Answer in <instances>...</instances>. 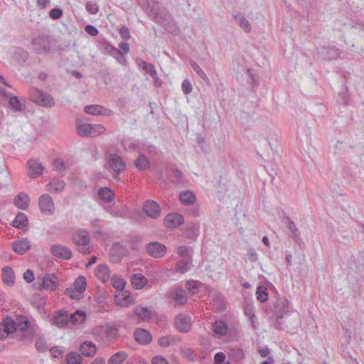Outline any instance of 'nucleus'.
Returning <instances> with one entry per match:
<instances>
[{
    "label": "nucleus",
    "mask_w": 364,
    "mask_h": 364,
    "mask_svg": "<svg viewBox=\"0 0 364 364\" xmlns=\"http://www.w3.org/2000/svg\"><path fill=\"white\" fill-rule=\"evenodd\" d=\"M12 332L19 331L22 333L28 331V333H23L21 336V341L25 343L31 341L33 334L36 331L35 326L31 324L28 318L25 316H18L15 319L12 318Z\"/></svg>",
    "instance_id": "f257e3e1"
},
{
    "label": "nucleus",
    "mask_w": 364,
    "mask_h": 364,
    "mask_svg": "<svg viewBox=\"0 0 364 364\" xmlns=\"http://www.w3.org/2000/svg\"><path fill=\"white\" fill-rule=\"evenodd\" d=\"M77 134L81 137H95L103 134L106 129L101 124H89L77 122Z\"/></svg>",
    "instance_id": "f03ea898"
},
{
    "label": "nucleus",
    "mask_w": 364,
    "mask_h": 364,
    "mask_svg": "<svg viewBox=\"0 0 364 364\" xmlns=\"http://www.w3.org/2000/svg\"><path fill=\"white\" fill-rule=\"evenodd\" d=\"M29 97L33 102L41 107H53L55 105L54 99L50 94L36 87L29 90Z\"/></svg>",
    "instance_id": "7ed1b4c3"
},
{
    "label": "nucleus",
    "mask_w": 364,
    "mask_h": 364,
    "mask_svg": "<svg viewBox=\"0 0 364 364\" xmlns=\"http://www.w3.org/2000/svg\"><path fill=\"white\" fill-rule=\"evenodd\" d=\"M73 240L78 247V250L84 254L90 252V234L85 230H80L73 233Z\"/></svg>",
    "instance_id": "20e7f679"
},
{
    "label": "nucleus",
    "mask_w": 364,
    "mask_h": 364,
    "mask_svg": "<svg viewBox=\"0 0 364 364\" xmlns=\"http://www.w3.org/2000/svg\"><path fill=\"white\" fill-rule=\"evenodd\" d=\"M32 46L38 53H46L50 50L51 38L48 36L39 35L32 39Z\"/></svg>",
    "instance_id": "39448f33"
},
{
    "label": "nucleus",
    "mask_w": 364,
    "mask_h": 364,
    "mask_svg": "<svg viewBox=\"0 0 364 364\" xmlns=\"http://www.w3.org/2000/svg\"><path fill=\"white\" fill-rule=\"evenodd\" d=\"M143 212L151 219H157L161 213V206L158 203L152 200H147L144 203Z\"/></svg>",
    "instance_id": "423d86ee"
},
{
    "label": "nucleus",
    "mask_w": 364,
    "mask_h": 364,
    "mask_svg": "<svg viewBox=\"0 0 364 364\" xmlns=\"http://www.w3.org/2000/svg\"><path fill=\"white\" fill-rule=\"evenodd\" d=\"M38 205L41 213L47 215H51L55 212V204L52 198L48 194L40 196Z\"/></svg>",
    "instance_id": "0eeeda50"
},
{
    "label": "nucleus",
    "mask_w": 364,
    "mask_h": 364,
    "mask_svg": "<svg viewBox=\"0 0 364 364\" xmlns=\"http://www.w3.org/2000/svg\"><path fill=\"white\" fill-rule=\"evenodd\" d=\"M50 251L53 257L62 260L70 259L73 256L71 250L67 246L62 245H52Z\"/></svg>",
    "instance_id": "6e6552de"
},
{
    "label": "nucleus",
    "mask_w": 364,
    "mask_h": 364,
    "mask_svg": "<svg viewBox=\"0 0 364 364\" xmlns=\"http://www.w3.org/2000/svg\"><path fill=\"white\" fill-rule=\"evenodd\" d=\"M107 161L109 168L116 174H119L125 169V162L120 156L116 154H110L108 156Z\"/></svg>",
    "instance_id": "1a4fd4ad"
},
{
    "label": "nucleus",
    "mask_w": 364,
    "mask_h": 364,
    "mask_svg": "<svg viewBox=\"0 0 364 364\" xmlns=\"http://www.w3.org/2000/svg\"><path fill=\"white\" fill-rule=\"evenodd\" d=\"M318 56L325 60L337 59L340 55L339 50L335 46H322L317 49Z\"/></svg>",
    "instance_id": "9d476101"
},
{
    "label": "nucleus",
    "mask_w": 364,
    "mask_h": 364,
    "mask_svg": "<svg viewBox=\"0 0 364 364\" xmlns=\"http://www.w3.org/2000/svg\"><path fill=\"white\" fill-rule=\"evenodd\" d=\"M27 169L28 176L35 178L42 174L44 167L38 159H31L27 162Z\"/></svg>",
    "instance_id": "9b49d317"
},
{
    "label": "nucleus",
    "mask_w": 364,
    "mask_h": 364,
    "mask_svg": "<svg viewBox=\"0 0 364 364\" xmlns=\"http://www.w3.org/2000/svg\"><path fill=\"white\" fill-rule=\"evenodd\" d=\"M184 218L182 215L177 213H168L164 220V225L168 229H174L182 225Z\"/></svg>",
    "instance_id": "f8f14e48"
},
{
    "label": "nucleus",
    "mask_w": 364,
    "mask_h": 364,
    "mask_svg": "<svg viewBox=\"0 0 364 364\" xmlns=\"http://www.w3.org/2000/svg\"><path fill=\"white\" fill-rule=\"evenodd\" d=\"M175 326L181 332H188L191 328V317L186 314H179L175 318Z\"/></svg>",
    "instance_id": "ddd939ff"
},
{
    "label": "nucleus",
    "mask_w": 364,
    "mask_h": 364,
    "mask_svg": "<svg viewBox=\"0 0 364 364\" xmlns=\"http://www.w3.org/2000/svg\"><path fill=\"white\" fill-rule=\"evenodd\" d=\"M147 252L155 258H161L166 252V247L158 242H150L146 245Z\"/></svg>",
    "instance_id": "4468645a"
},
{
    "label": "nucleus",
    "mask_w": 364,
    "mask_h": 364,
    "mask_svg": "<svg viewBox=\"0 0 364 364\" xmlns=\"http://www.w3.org/2000/svg\"><path fill=\"white\" fill-rule=\"evenodd\" d=\"M283 223L288 228L291 238L299 246H301V239L300 237V232L296 226L294 222L291 220L289 217H285L283 220Z\"/></svg>",
    "instance_id": "2eb2a0df"
},
{
    "label": "nucleus",
    "mask_w": 364,
    "mask_h": 364,
    "mask_svg": "<svg viewBox=\"0 0 364 364\" xmlns=\"http://www.w3.org/2000/svg\"><path fill=\"white\" fill-rule=\"evenodd\" d=\"M84 111L85 113L94 116H111L113 113L111 109L105 108L99 105H87L85 107Z\"/></svg>",
    "instance_id": "dca6fc26"
},
{
    "label": "nucleus",
    "mask_w": 364,
    "mask_h": 364,
    "mask_svg": "<svg viewBox=\"0 0 364 364\" xmlns=\"http://www.w3.org/2000/svg\"><path fill=\"white\" fill-rule=\"evenodd\" d=\"M58 286V278L53 274H46L43 276L41 289L54 291Z\"/></svg>",
    "instance_id": "f3484780"
},
{
    "label": "nucleus",
    "mask_w": 364,
    "mask_h": 364,
    "mask_svg": "<svg viewBox=\"0 0 364 364\" xmlns=\"http://www.w3.org/2000/svg\"><path fill=\"white\" fill-rule=\"evenodd\" d=\"M134 337L135 341L141 345H147L152 341L151 333L148 331L140 328L134 330Z\"/></svg>",
    "instance_id": "a211bd4d"
},
{
    "label": "nucleus",
    "mask_w": 364,
    "mask_h": 364,
    "mask_svg": "<svg viewBox=\"0 0 364 364\" xmlns=\"http://www.w3.org/2000/svg\"><path fill=\"white\" fill-rule=\"evenodd\" d=\"M31 248V242L26 238H22L21 240H16L13 242L12 249L13 250L21 255L26 253Z\"/></svg>",
    "instance_id": "6ab92c4d"
},
{
    "label": "nucleus",
    "mask_w": 364,
    "mask_h": 364,
    "mask_svg": "<svg viewBox=\"0 0 364 364\" xmlns=\"http://www.w3.org/2000/svg\"><path fill=\"white\" fill-rule=\"evenodd\" d=\"M168 294L178 305H182L187 302L186 294L182 288L171 289L168 292Z\"/></svg>",
    "instance_id": "aec40b11"
},
{
    "label": "nucleus",
    "mask_w": 364,
    "mask_h": 364,
    "mask_svg": "<svg viewBox=\"0 0 364 364\" xmlns=\"http://www.w3.org/2000/svg\"><path fill=\"white\" fill-rule=\"evenodd\" d=\"M30 203V197L28 194L21 192L16 195L14 198V204L16 208L21 210L28 208Z\"/></svg>",
    "instance_id": "412c9836"
},
{
    "label": "nucleus",
    "mask_w": 364,
    "mask_h": 364,
    "mask_svg": "<svg viewBox=\"0 0 364 364\" xmlns=\"http://www.w3.org/2000/svg\"><path fill=\"white\" fill-rule=\"evenodd\" d=\"M232 16L241 29H242L245 33H250L251 31V24L242 14L235 11L232 14Z\"/></svg>",
    "instance_id": "4be33fe9"
},
{
    "label": "nucleus",
    "mask_w": 364,
    "mask_h": 364,
    "mask_svg": "<svg viewBox=\"0 0 364 364\" xmlns=\"http://www.w3.org/2000/svg\"><path fill=\"white\" fill-rule=\"evenodd\" d=\"M153 4L154 5L151 8V12L154 15V21L159 24L166 26V23H168L170 19V15L166 12L159 13L156 11V8L158 4L156 3V5L154 2Z\"/></svg>",
    "instance_id": "5701e85b"
},
{
    "label": "nucleus",
    "mask_w": 364,
    "mask_h": 364,
    "mask_svg": "<svg viewBox=\"0 0 364 364\" xmlns=\"http://www.w3.org/2000/svg\"><path fill=\"white\" fill-rule=\"evenodd\" d=\"M12 318L7 316L3 322H0V339L6 338L12 332Z\"/></svg>",
    "instance_id": "b1692460"
},
{
    "label": "nucleus",
    "mask_w": 364,
    "mask_h": 364,
    "mask_svg": "<svg viewBox=\"0 0 364 364\" xmlns=\"http://www.w3.org/2000/svg\"><path fill=\"white\" fill-rule=\"evenodd\" d=\"M53 324L58 328L69 326V316L66 313L58 311L53 318Z\"/></svg>",
    "instance_id": "393cba45"
},
{
    "label": "nucleus",
    "mask_w": 364,
    "mask_h": 364,
    "mask_svg": "<svg viewBox=\"0 0 364 364\" xmlns=\"http://www.w3.org/2000/svg\"><path fill=\"white\" fill-rule=\"evenodd\" d=\"M82 355L87 357H92L95 355L97 348L95 345L91 341H85L82 343L79 348Z\"/></svg>",
    "instance_id": "a878e982"
},
{
    "label": "nucleus",
    "mask_w": 364,
    "mask_h": 364,
    "mask_svg": "<svg viewBox=\"0 0 364 364\" xmlns=\"http://www.w3.org/2000/svg\"><path fill=\"white\" fill-rule=\"evenodd\" d=\"M85 312L81 310H77L69 316V326L82 324L85 321Z\"/></svg>",
    "instance_id": "bb28decb"
},
{
    "label": "nucleus",
    "mask_w": 364,
    "mask_h": 364,
    "mask_svg": "<svg viewBox=\"0 0 364 364\" xmlns=\"http://www.w3.org/2000/svg\"><path fill=\"white\" fill-rule=\"evenodd\" d=\"M95 275L102 282H107L110 278V271L107 265H98L95 269Z\"/></svg>",
    "instance_id": "cd10ccee"
},
{
    "label": "nucleus",
    "mask_w": 364,
    "mask_h": 364,
    "mask_svg": "<svg viewBox=\"0 0 364 364\" xmlns=\"http://www.w3.org/2000/svg\"><path fill=\"white\" fill-rule=\"evenodd\" d=\"M200 233V226L198 224L192 223L188 225L184 232V236L186 239L195 240Z\"/></svg>",
    "instance_id": "c85d7f7f"
},
{
    "label": "nucleus",
    "mask_w": 364,
    "mask_h": 364,
    "mask_svg": "<svg viewBox=\"0 0 364 364\" xmlns=\"http://www.w3.org/2000/svg\"><path fill=\"white\" fill-rule=\"evenodd\" d=\"M9 107L15 112H21L26 108L25 100L16 96H12L9 101Z\"/></svg>",
    "instance_id": "c756f323"
},
{
    "label": "nucleus",
    "mask_w": 364,
    "mask_h": 364,
    "mask_svg": "<svg viewBox=\"0 0 364 364\" xmlns=\"http://www.w3.org/2000/svg\"><path fill=\"white\" fill-rule=\"evenodd\" d=\"M28 224L27 215L21 212L16 214L15 218L12 220L11 225L17 229H22Z\"/></svg>",
    "instance_id": "7c9ffc66"
},
{
    "label": "nucleus",
    "mask_w": 364,
    "mask_h": 364,
    "mask_svg": "<svg viewBox=\"0 0 364 364\" xmlns=\"http://www.w3.org/2000/svg\"><path fill=\"white\" fill-rule=\"evenodd\" d=\"M132 300V298L127 291L122 290L115 295V301L119 306H127Z\"/></svg>",
    "instance_id": "2f4dec72"
},
{
    "label": "nucleus",
    "mask_w": 364,
    "mask_h": 364,
    "mask_svg": "<svg viewBox=\"0 0 364 364\" xmlns=\"http://www.w3.org/2000/svg\"><path fill=\"white\" fill-rule=\"evenodd\" d=\"M179 199L183 205H191L195 203L196 198L193 192L191 191H183L179 194Z\"/></svg>",
    "instance_id": "473e14b6"
},
{
    "label": "nucleus",
    "mask_w": 364,
    "mask_h": 364,
    "mask_svg": "<svg viewBox=\"0 0 364 364\" xmlns=\"http://www.w3.org/2000/svg\"><path fill=\"white\" fill-rule=\"evenodd\" d=\"M97 195L100 200L103 203H109L114 200V193L107 187L100 188Z\"/></svg>",
    "instance_id": "72a5a7b5"
},
{
    "label": "nucleus",
    "mask_w": 364,
    "mask_h": 364,
    "mask_svg": "<svg viewBox=\"0 0 364 364\" xmlns=\"http://www.w3.org/2000/svg\"><path fill=\"white\" fill-rule=\"evenodd\" d=\"M131 282L136 289H141L147 284V279L141 274H135L131 278Z\"/></svg>",
    "instance_id": "f704fd0d"
},
{
    "label": "nucleus",
    "mask_w": 364,
    "mask_h": 364,
    "mask_svg": "<svg viewBox=\"0 0 364 364\" xmlns=\"http://www.w3.org/2000/svg\"><path fill=\"white\" fill-rule=\"evenodd\" d=\"M228 326L227 323L221 320L215 321L213 324V331L215 334L219 336H224L227 334Z\"/></svg>",
    "instance_id": "c9c22d12"
},
{
    "label": "nucleus",
    "mask_w": 364,
    "mask_h": 364,
    "mask_svg": "<svg viewBox=\"0 0 364 364\" xmlns=\"http://www.w3.org/2000/svg\"><path fill=\"white\" fill-rule=\"evenodd\" d=\"M2 279L7 285H12L15 281V274L10 267H5L2 269Z\"/></svg>",
    "instance_id": "e433bc0d"
},
{
    "label": "nucleus",
    "mask_w": 364,
    "mask_h": 364,
    "mask_svg": "<svg viewBox=\"0 0 364 364\" xmlns=\"http://www.w3.org/2000/svg\"><path fill=\"white\" fill-rule=\"evenodd\" d=\"M125 250L123 247L122 245H121L119 243L116 242L114 243L112 248L110 249V255L113 258L114 262H118L120 258L124 255Z\"/></svg>",
    "instance_id": "4c0bfd02"
},
{
    "label": "nucleus",
    "mask_w": 364,
    "mask_h": 364,
    "mask_svg": "<svg viewBox=\"0 0 364 364\" xmlns=\"http://www.w3.org/2000/svg\"><path fill=\"white\" fill-rule=\"evenodd\" d=\"M288 312L287 301L286 300L278 301L275 307L274 313L279 318H283L284 314Z\"/></svg>",
    "instance_id": "58836bf2"
},
{
    "label": "nucleus",
    "mask_w": 364,
    "mask_h": 364,
    "mask_svg": "<svg viewBox=\"0 0 364 364\" xmlns=\"http://www.w3.org/2000/svg\"><path fill=\"white\" fill-rule=\"evenodd\" d=\"M134 313L144 321H149L152 316V312L149 308L141 306L135 308Z\"/></svg>",
    "instance_id": "ea45409f"
},
{
    "label": "nucleus",
    "mask_w": 364,
    "mask_h": 364,
    "mask_svg": "<svg viewBox=\"0 0 364 364\" xmlns=\"http://www.w3.org/2000/svg\"><path fill=\"white\" fill-rule=\"evenodd\" d=\"M48 186H50V188L48 190L50 192H53L55 193H58L62 192L65 186V183L63 180L59 179H53L50 181Z\"/></svg>",
    "instance_id": "a19ab883"
},
{
    "label": "nucleus",
    "mask_w": 364,
    "mask_h": 364,
    "mask_svg": "<svg viewBox=\"0 0 364 364\" xmlns=\"http://www.w3.org/2000/svg\"><path fill=\"white\" fill-rule=\"evenodd\" d=\"M135 166L141 171L148 169L150 166L149 159L144 154L140 153L135 161Z\"/></svg>",
    "instance_id": "79ce46f5"
},
{
    "label": "nucleus",
    "mask_w": 364,
    "mask_h": 364,
    "mask_svg": "<svg viewBox=\"0 0 364 364\" xmlns=\"http://www.w3.org/2000/svg\"><path fill=\"white\" fill-rule=\"evenodd\" d=\"M127 353L124 351H119L111 356L108 364H121L127 359Z\"/></svg>",
    "instance_id": "37998d69"
},
{
    "label": "nucleus",
    "mask_w": 364,
    "mask_h": 364,
    "mask_svg": "<svg viewBox=\"0 0 364 364\" xmlns=\"http://www.w3.org/2000/svg\"><path fill=\"white\" fill-rule=\"evenodd\" d=\"M111 282L112 287L117 290V291H118V293L124 290L126 282L123 278L114 276L111 278Z\"/></svg>",
    "instance_id": "c03bdc74"
},
{
    "label": "nucleus",
    "mask_w": 364,
    "mask_h": 364,
    "mask_svg": "<svg viewBox=\"0 0 364 364\" xmlns=\"http://www.w3.org/2000/svg\"><path fill=\"white\" fill-rule=\"evenodd\" d=\"M82 358L77 352H70L66 355L67 364H81Z\"/></svg>",
    "instance_id": "a18cd8bd"
},
{
    "label": "nucleus",
    "mask_w": 364,
    "mask_h": 364,
    "mask_svg": "<svg viewBox=\"0 0 364 364\" xmlns=\"http://www.w3.org/2000/svg\"><path fill=\"white\" fill-rule=\"evenodd\" d=\"M171 177L172 182L176 184L181 185L185 181V178L182 172L176 168L172 169V174Z\"/></svg>",
    "instance_id": "49530a36"
},
{
    "label": "nucleus",
    "mask_w": 364,
    "mask_h": 364,
    "mask_svg": "<svg viewBox=\"0 0 364 364\" xmlns=\"http://www.w3.org/2000/svg\"><path fill=\"white\" fill-rule=\"evenodd\" d=\"M192 262L191 259H182L177 263V271L184 274L191 269Z\"/></svg>",
    "instance_id": "de8ad7c7"
},
{
    "label": "nucleus",
    "mask_w": 364,
    "mask_h": 364,
    "mask_svg": "<svg viewBox=\"0 0 364 364\" xmlns=\"http://www.w3.org/2000/svg\"><path fill=\"white\" fill-rule=\"evenodd\" d=\"M181 353L182 356L189 361H194L197 358V355L195 351L188 347H184L181 349Z\"/></svg>",
    "instance_id": "09e8293b"
},
{
    "label": "nucleus",
    "mask_w": 364,
    "mask_h": 364,
    "mask_svg": "<svg viewBox=\"0 0 364 364\" xmlns=\"http://www.w3.org/2000/svg\"><path fill=\"white\" fill-rule=\"evenodd\" d=\"M256 294L257 300L262 303L267 301L268 299L267 289L262 285L257 287Z\"/></svg>",
    "instance_id": "8fccbe9b"
},
{
    "label": "nucleus",
    "mask_w": 364,
    "mask_h": 364,
    "mask_svg": "<svg viewBox=\"0 0 364 364\" xmlns=\"http://www.w3.org/2000/svg\"><path fill=\"white\" fill-rule=\"evenodd\" d=\"M140 66L141 69L151 77H156L157 75L156 70L153 64L145 61H141Z\"/></svg>",
    "instance_id": "3c124183"
},
{
    "label": "nucleus",
    "mask_w": 364,
    "mask_h": 364,
    "mask_svg": "<svg viewBox=\"0 0 364 364\" xmlns=\"http://www.w3.org/2000/svg\"><path fill=\"white\" fill-rule=\"evenodd\" d=\"M190 65L192 69L198 75V76L203 80L205 82H208V77L201 69V68L193 60H190Z\"/></svg>",
    "instance_id": "603ef678"
},
{
    "label": "nucleus",
    "mask_w": 364,
    "mask_h": 364,
    "mask_svg": "<svg viewBox=\"0 0 364 364\" xmlns=\"http://www.w3.org/2000/svg\"><path fill=\"white\" fill-rule=\"evenodd\" d=\"M87 286L86 279L83 276L78 277L75 282H74V287L77 290L80 291L81 292H84Z\"/></svg>",
    "instance_id": "864d4df0"
},
{
    "label": "nucleus",
    "mask_w": 364,
    "mask_h": 364,
    "mask_svg": "<svg viewBox=\"0 0 364 364\" xmlns=\"http://www.w3.org/2000/svg\"><path fill=\"white\" fill-rule=\"evenodd\" d=\"M65 294L73 299H79L82 296L83 293L77 290L75 287H70L66 289Z\"/></svg>",
    "instance_id": "5fc2aeb1"
},
{
    "label": "nucleus",
    "mask_w": 364,
    "mask_h": 364,
    "mask_svg": "<svg viewBox=\"0 0 364 364\" xmlns=\"http://www.w3.org/2000/svg\"><path fill=\"white\" fill-rule=\"evenodd\" d=\"M186 212L188 215L193 217H199L200 215V206L197 204L193 203V205H188Z\"/></svg>",
    "instance_id": "6e6d98bb"
},
{
    "label": "nucleus",
    "mask_w": 364,
    "mask_h": 364,
    "mask_svg": "<svg viewBox=\"0 0 364 364\" xmlns=\"http://www.w3.org/2000/svg\"><path fill=\"white\" fill-rule=\"evenodd\" d=\"M53 168L55 171L63 172L67 168V165L60 159H56L53 162Z\"/></svg>",
    "instance_id": "4d7b16f0"
},
{
    "label": "nucleus",
    "mask_w": 364,
    "mask_h": 364,
    "mask_svg": "<svg viewBox=\"0 0 364 364\" xmlns=\"http://www.w3.org/2000/svg\"><path fill=\"white\" fill-rule=\"evenodd\" d=\"M186 287L191 294H194L198 292L199 286L196 281L188 280L186 284Z\"/></svg>",
    "instance_id": "13d9d810"
},
{
    "label": "nucleus",
    "mask_w": 364,
    "mask_h": 364,
    "mask_svg": "<svg viewBox=\"0 0 364 364\" xmlns=\"http://www.w3.org/2000/svg\"><path fill=\"white\" fill-rule=\"evenodd\" d=\"M230 355L237 361H240L244 358V352L241 349H232Z\"/></svg>",
    "instance_id": "bf43d9fd"
},
{
    "label": "nucleus",
    "mask_w": 364,
    "mask_h": 364,
    "mask_svg": "<svg viewBox=\"0 0 364 364\" xmlns=\"http://www.w3.org/2000/svg\"><path fill=\"white\" fill-rule=\"evenodd\" d=\"M50 352L54 358H60L63 357L64 350L63 347L55 346L50 348Z\"/></svg>",
    "instance_id": "052dcab7"
},
{
    "label": "nucleus",
    "mask_w": 364,
    "mask_h": 364,
    "mask_svg": "<svg viewBox=\"0 0 364 364\" xmlns=\"http://www.w3.org/2000/svg\"><path fill=\"white\" fill-rule=\"evenodd\" d=\"M36 348L38 351H44L47 349L46 343L43 336H40L36 340Z\"/></svg>",
    "instance_id": "680f3d73"
},
{
    "label": "nucleus",
    "mask_w": 364,
    "mask_h": 364,
    "mask_svg": "<svg viewBox=\"0 0 364 364\" xmlns=\"http://www.w3.org/2000/svg\"><path fill=\"white\" fill-rule=\"evenodd\" d=\"M182 90L184 94L188 95L192 92V85L188 80H184L181 85Z\"/></svg>",
    "instance_id": "e2e57ef3"
},
{
    "label": "nucleus",
    "mask_w": 364,
    "mask_h": 364,
    "mask_svg": "<svg viewBox=\"0 0 364 364\" xmlns=\"http://www.w3.org/2000/svg\"><path fill=\"white\" fill-rule=\"evenodd\" d=\"M86 10L90 14H96L99 11L97 4L89 2L86 5Z\"/></svg>",
    "instance_id": "0e129e2a"
},
{
    "label": "nucleus",
    "mask_w": 364,
    "mask_h": 364,
    "mask_svg": "<svg viewBox=\"0 0 364 364\" xmlns=\"http://www.w3.org/2000/svg\"><path fill=\"white\" fill-rule=\"evenodd\" d=\"M192 251L191 248L187 246H181L178 248V253L180 256L184 257L188 256L190 257V252Z\"/></svg>",
    "instance_id": "69168bd1"
},
{
    "label": "nucleus",
    "mask_w": 364,
    "mask_h": 364,
    "mask_svg": "<svg viewBox=\"0 0 364 364\" xmlns=\"http://www.w3.org/2000/svg\"><path fill=\"white\" fill-rule=\"evenodd\" d=\"M63 15V11L60 9H52L50 11L49 16L53 19H58Z\"/></svg>",
    "instance_id": "338daca9"
},
{
    "label": "nucleus",
    "mask_w": 364,
    "mask_h": 364,
    "mask_svg": "<svg viewBox=\"0 0 364 364\" xmlns=\"http://www.w3.org/2000/svg\"><path fill=\"white\" fill-rule=\"evenodd\" d=\"M151 364H169L168 360L161 355H156L151 360Z\"/></svg>",
    "instance_id": "774afa93"
}]
</instances>
